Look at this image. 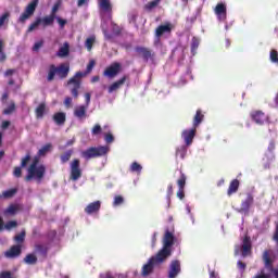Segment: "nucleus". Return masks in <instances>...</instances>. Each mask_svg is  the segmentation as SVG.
Segmentation results:
<instances>
[{
    "instance_id": "obj_1",
    "label": "nucleus",
    "mask_w": 278,
    "mask_h": 278,
    "mask_svg": "<svg viewBox=\"0 0 278 278\" xmlns=\"http://www.w3.org/2000/svg\"><path fill=\"white\" fill-rule=\"evenodd\" d=\"M163 248L156 253L155 256L150 257L148 263L143 265L142 267V276L149 277L151 273H153L154 266H157V264H164L166 260L173 255V245L175 242H177V237H175L174 232H170V230H166L163 236Z\"/></svg>"
},
{
    "instance_id": "obj_2",
    "label": "nucleus",
    "mask_w": 278,
    "mask_h": 278,
    "mask_svg": "<svg viewBox=\"0 0 278 278\" xmlns=\"http://www.w3.org/2000/svg\"><path fill=\"white\" fill-rule=\"evenodd\" d=\"M68 73H71V65L68 63H61L59 66L51 64L48 71L47 81H53V79H55V75L59 79H66V77H68Z\"/></svg>"
},
{
    "instance_id": "obj_3",
    "label": "nucleus",
    "mask_w": 278,
    "mask_h": 278,
    "mask_svg": "<svg viewBox=\"0 0 278 278\" xmlns=\"http://www.w3.org/2000/svg\"><path fill=\"white\" fill-rule=\"evenodd\" d=\"M45 175H47V166H45V164H39L37 167H28L25 181L35 180L37 184H42Z\"/></svg>"
},
{
    "instance_id": "obj_4",
    "label": "nucleus",
    "mask_w": 278,
    "mask_h": 278,
    "mask_svg": "<svg viewBox=\"0 0 278 278\" xmlns=\"http://www.w3.org/2000/svg\"><path fill=\"white\" fill-rule=\"evenodd\" d=\"M253 251V243L251 242V237L244 236L241 245H235V255H242V257H249Z\"/></svg>"
},
{
    "instance_id": "obj_5",
    "label": "nucleus",
    "mask_w": 278,
    "mask_h": 278,
    "mask_svg": "<svg viewBox=\"0 0 278 278\" xmlns=\"http://www.w3.org/2000/svg\"><path fill=\"white\" fill-rule=\"evenodd\" d=\"M36 8H38V0H31L17 18V23L25 25V23H27V21H29V18L36 13Z\"/></svg>"
},
{
    "instance_id": "obj_6",
    "label": "nucleus",
    "mask_w": 278,
    "mask_h": 278,
    "mask_svg": "<svg viewBox=\"0 0 278 278\" xmlns=\"http://www.w3.org/2000/svg\"><path fill=\"white\" fill-rule=\"evenodd\" d=\"M81 77H84V73L76 72V74L68 79L67 86H72L71 93L74 99H79V88H81Z\"/></svg>"
},
{
    "instance_id": "obj_7",
    "label": "nucleus",
    "mask_w": 278,
    "mask_h": 278,
    "mask_svg": "<svg viewBox=\"0 0 278 278\" xmlns=\"http://www.w3.org/2000/svg\"><path fill=\"white\" fill-rule=\"evenodd\" d=\"M108 147L100 146L98 148L91 147L81 152V156L85 160H92V157H102V155H108Z\"/></svg>"
},
{
    "instance_id": "obj_8",
    "label": "nucleus",
    "mask_w": 278,
    "mask_h": 278,
    "mask_svg": "<svg viewBox=\"0 0 278 278\" xmlns=\"http://www.w3.org/2000/svg\"><path fill=\"white\" fill-rule=\"evenodd\" d=\"M135 51L138 54V58H142L143 62H155V51L150 48L137 46Z\"/></svg>"
},
{
    "instance_id": "obj_9",
    "label": "nucleus",
    "mask_w": 278,
    "mask_h": 278,
    "mask_svg": "<svg viewBox=\"0 0 278 278\" xmlns=\"http://www.w3.org/2000/svg\"><path fill=\"white\" fill-rule=\"evenodd\" d=\"M33 253L39 262H45L49 257V245L47 243H35Z\"/></svg>"
},
{
    "instance_id": "obj_10",
    "label": "nucleus",
    "mask_w": 278,
    "mask_h": 278,
    "mask_svg": "<svg viewBox=\"0 0 278 278\" xmlns=\"http://www.w3.org/2000/svg\"><path fill=\"white\" fill-rule=\"evenodd\" d=\"M71 168V174H70V178L72 181H77L79 179H81V163L79 161V159H74L70 165Z\"/></svg>"
},
{
    "instance_id": "obj_11",
    "label": "nucleus",
    "mask_w": 278,
    "mask_h": 278,
    "mask_svg": "<svg viewBox=\"0 0 278 278\" xmlns=\"http://www.w3.org/2000/svg\"><path fill=\"white\" fill-rule=\"evenodd\" d=\"M121 71H123V65L118 62H113L104 70L103 75L104 77L114 79V77H116L121 73Z\"/></svg>"
},
{
    "instance_id": "obj_12",
    "label": "nucleus",
    "mask_w": 278,
    "mask_h": 278,
    "mask_svg": "<svg viewBox=\"0 0 278 278\" xmlns=\"http://www.w3.org/2000/svg\"><path fill=\"white\" fill-rule=\"evenodd\" d=\"M20 255H23L22 244H14L4 252V257H7V260H16Z\"/></svg>"
},
{
    "instance_id": "obj_13",
    "label": "nucleus",
    "mask_w": 278,
    "mask_h": 278,
    "mask_svg": "<svg viewBox=\"0 0 278 278\" xmlns=\"http://www.w3.org/2000/svg\"><path fill=\"white\" fill-rule=\"evenodd\" d=\"M180 273H181V262H179L178 260L172 261L169 264L167 277L177 278Z\"/></svg>"
},
{
    "instance_id": "obj_14",
    "label": "nucleus",
    "mask_w": 278,
    "mask_h": 278,
    "mask_svg": "<svg viewBox=\"0 0 278 278\" xmlns=\"http://www.w3.org/2000/svg\"><path fill=\"white\" fill-rule=\"evenodd\" d=\"M251 119L256 123V125H264V123H266V121H268V115L266 113H264V111H252L251 114Z\"/></svg>"
},
{
    "instance_id": "obj_15",
    "label": "nucleus",
    "mask_w": 278,
    "mask_h": 278,
    "mask_svg": "<svg viewBox=\"0 0 278 278\" xmlns=\"http://www.w3.org/2000/svg\"><path fill=\"white\" fill-rule=\"evenodd\" d=\"M197 136V128L185 129L181 132V138L185 140L186 147H190L194 141V137Z\"/></svg>"
},
{
    "instance_id": "obj_16",
    "label": "nucleus",
    "mask_w": 278,
    "mask_h": 278,
    "mask_svg": "<svg viewBox=\"0 0 278 278\" xmlns=\"http://www.w3.org/2000/svg\"><path fill=\"white\" fill-rule=\"evenodd\" d=\"M88 106L86 105H78L74 109V116L78 118V121H84L88 117Z\"/></svg>"
},
{
    "instance_id": "obj_17",
    "label": "nucleus",
    "mask_w": 278,
    "mask_h": 278,
    "mask_svg": "<svg viewBox=\"0 0 278 278\" xmlns=\"http://www.w3.org/2000/svg\"><path fill=\"white\" fill-rule=\"evenodd\" d=\"M101 210V201H94L89 203L86 207H85V214L91 215V214H97L99 213V211Z\"/></svg>"
},
{
    "instance_id": "obj_18",
    "label": "nucleus",
    "mask_w": 278,
    "mask_h": 278,
    "mask_svg": "<svg viewBox=\"0 0 278 278\" xmlns=\"http://www.w3.org/2000/svg\"><path fill=\"white\" fill-rule=\"evenodd\" d=\"M215 14L219 21H225L227 18V5L225 3H217Z\"/></svg>"
},
{
    "instance_id": "obj_19",
    "label": "nucleus",
    "mask_w": 278,
    "mask_h": 278,
    "mask_svg": "<svg viewBox=\"0 0 278 278\" xmlns=\"http://www.w3.org/2000/svg\"><path fill=\"white\" fill-rule=\"evenodd\" d=\"M170 31H173V25L170 23H166L165 25H160L155 29V36L157 38H162V36H164V34H170Z\"/></svg>"
},
{
    "instance_id": "obj_20",
    "label": "nucleus",
    "mask_w": 278,
    "mask_h": 278,
    "mask_svg": "<svg viewBox=\"0 0 278 278\" xmlns=\"http://www.w3.org/2000/svg\"><path fill=\"white\" fill-rule=\"evenodd\" d=\"M129 79V76L124 75L121 79L116 80L109 87V93L112 94V92H116V90H119L122 86L125 85V81Z\"/></svg>"
},
{
    "instance_id": "obj_21",
    "label": "nucleus",
    "mask_w": 278,
    "mask_h": 278,
    "mask_svg": "<svg viewBox=\"0 0 278 278\" xmlns=\"http://www.w3.org/2000/svg\"><path fill=\"white\" fill-rule=\"evenodd\" d=\"M254 198L251 193L247 194L245 200L241 202V212H249L253 205Z\"/></svg>"
},
{
    "instance_id": "obj_22",
    "label": "nucleus",
    "mask_w": 278,
    "mask_h": 278,
    "mask_svg": "<svg viewBox=\"0 0 278 278\" xmlns=\"http://www.w3.org/2000/svg\"><path fill=\"white\" fill-rule=\"evenodd\" d=\"M52 121L55 123V125L62 126L66 123V113L64 112H58L54 113L52 116Z\"/></svg>"
},
{
    "instance_id": "obj_23",
    "label": "nucleus",
    "mask_w": 278,
    "mask_h": 278,
    "mask_svg": "<svg viewBox=\"0 0 278 278\" xmlns=\"http://www.w3.org/2000/svg\"><path fill=\"white\" fill-rule=\"evenodd\" d=\"M38 256L34 252L26 254V256L23 258L24 264H27L28 266H36L38 264Z\"/></svg>"
},
{
    "instance_id": "obj_24",
    "label": "nucleus",
    "mask_w": 278,
    "mask_h": 278,
    "mask_svg": "<svg viewBox=\"0 0 278 278\" xmlns=\"http://www.w3.org/2000/svg\"><path fill=\"white\" fill-rule=\"evenodd\" d=\"M45 114H47V103L41 102L36 109H35V116L37 119L45 118Z\"/></svg>"
},
{
    "instance_id": "obj_25",
    "label": "nucleus",
    "mask_w": 278,
    "mask_h": 278,
    "mask_svg": "<svg viewBox=\"0 0 278 278\" xmlns=\"http://www.w3.org/2000/svg\"><path fill=\"white\" fill-rule=\"evenodd\" d=\"M239 188H240V180H238V179L231 180V182L228 187V190H227L228 197H231V194H236V192H238Z\"/></svg>"
},
{
    "instance_id": "obj_26",
    "label": "nucleus",
    "mask_w": 278,
    "mask_h": 278,
    "mask_svg": "<svg viewBox=\"0 0 278 278\" xmlns=\"http://www.w3.org/2000/svg\"><path fill=\"white\" fill-rule=\"evenodd\" d=\"M98 5L103 12H112V2L110 0H98Z\"/></svg>"
},
{
    "instance_id": "obj_27",
    "label": "nucleus",
    "mask_w": 278,
    "mask_h": 278,
    "mask_svg": "<svg viewBox=\"0 0 278 278\" xmlns=\"http://www.w3.org/2000/svg\"><path fill=\"white\" fill-rule=\"evenodd\" d=\"M203 118H205V115H203V112L201 110H198L195 112V115L193 117V128L197 129L201 123H203Z\"/></svg>"
},
{
    "instance_id": "obj_28",
    "label": "nucleus",
    "mask_w": 278,
    "mask_h": 278,
    "mask_svg": "<svg viewBox=\"0 0 278 278\" xmlns=\"http://www.w3.org/2000/svg\"><path fill=\"white\" fill-rule=\"evenodd\" d=\"M18 212L17 204H10L3 212L4 216H14Z\"/></svg>"
},
{
    "instance_id": "obj_29",
    "label": "nucleus",
    "mask_w": 278,
    "mask_h": 278,
    "mask_svg": "<svg viewBox=\"0 0 278 278\" xmlns=\"http://www.w3.org/2000/svg\"><path fill=\"white\" fill-rule=\"evenodd\" d=\"M9 23H10V12H4L0 16V29L3 27H4V29H7Z\"/></svg>"
},
{
    "instance_id": "obj_30",
    "label": "nucleus",
    "mask_w": 278,
    "mask_h": 278,
    "mask_svg": "<svg viewBox=\"0 0 278 278\" xmlns=\"http://www.w3.org/2000/svg\"><path fill=\"white\" fill-rule=\"evenodd\" d=\"M188 153V146H180L176 149V157H180V160H185Z\"/></svg>"
},
{
    "instance_id": "obj_31",
    "label": "nucleus",
    "mask_w": 278,
    "mask_h": 278,
    "mask_svg": "<svg viewBox=\"0 0 278 278\" xmlns=\"http://www.w3.org/2000/svg\"><path fill=\"white\" fill-rule=\"evenodd\" d=\"M70 51H71V46L68 45V42H65L63 45V47H61L59 49L58 56L59 58H66V55H68Z\"/></svg>"
},
{
    "instance_id": "obj_32",
    "label": "nucleus",
    "mask_w": 278,
    "mask_h": 278,
    "mask_svg": "<svg viewBox=\"0 0 278 278\" xmlns=\"http://www.w3.org/2000/svg\"><path fill=\"white\" fill-rule=\"evenodd\" d=\"M17 192H18V189L16 188L5 190L2 192V194H0V199H12V197H14V194H16Z\"/></svg>"
},
{
    "instance_id": "obj_33",
    "label": "nucleus",
    "mask_w": 278,
    "mask_h": 278,
    "mask_svg": "<svg viewBox=\"0 0 278 278\" xmlns=\"http://www.w3.org/2000/svg\"><path fill=\"white\" fill-rule=\"evenodd\" d=\"M97 42V37L94 35L90 36L85 41V47L87 51H92V47H94V43Z\"/></svg>"
},
{
    "instance_id": "obj_34",
    "label": "nucleus",
    "mask_w": 278,
    "mask_h": 278,
    "mask_svg": "<svg viewBox=\"0 0 278 278\" xmlns=\"http://www.w3.org/2000/svg\"><path fill=\"white\" fill-rule=\"evenodd\" d=\"M51 149H53V146L51 143H47L41 149H39L37 155H39V157H45V155H47Z\"/></svg>"
},
{
    "instance_id": "obj_35",
    "label": "nucleus",
    "mask_w": 278,
    "mask_h": 278,
    "mask_svg": "<svg viewBox=\"0 0 278 278\" xmlns=\"http://www.w3.org/2000/svg\"><path fill=\"white\" fill-rule=\"evenodd\" d=\"M41 24V20L40 17H37L27 28L26 34H31V31H35V29H37L38 27H40Z\"/></svg>"
},
{
    "instance_id": "obj_36",
    "label": "nucleus",
    "mask_w": 278,
    "mask_h": 278,
    "mask_svg": "<svg viewBox=\"0 0 278 278\" xmlns=\"http://www.w3.org/2000/svg\"><path fill=\"white\" fill-rule=\"evenodd\" d=\"M42 27H49L50 25H53V22L55 21V17L53 15L45 16L43 18L40 17Z\"/></svg>"
},
{
    "instance_id": "obj_37",
    "label": "nucleus",
    "mask_w": 278,
    "mask_h": 278,
    "mask_svg": "<svg viewBox=\"0 0 278 278\" xmlns=\"http://www.w3.org/2000/svg\"><path fill=\"white\" fill-rule=\"evenodd\" d=\"M199 45H200L199 38L192 37V39H191V53H192V55H197V49H199Z\"/></svg>"
},
{
    "instance_id": "obj_38",
    "label": "nucleus",
    "mask_w": 278,
    "mask_h": 278,
    "mask_svg": "<svg viewBox=\"0 0 278 278\" xmlns=\"http://www.w3.org/2000/svg\"><path fill=\"white\" fill-rule=\"evenodd\" d=\"M188 178L186 177V174L180 173V177L177 180L178 189H186V180Z\"/></svg>"
},
{
    "instance_id": "obj_39",
    "label": "nucleus",
    "mask_w": 278,
    "mask_h": 278,
    "mask_svg": "<svg viewBox=\"0 0 278 278\" xmlns=\"http://www.w3.org/2000/svg\"><path fill=\"white\" fill-rule=\"evenodd\" d=\"M26 235L27 232L25 231V229H23L18 235L14 237L15 242H17V244H23V242H25Z\"/></svg>"
},
{
    "instance_id": "obj_40",
    "label": "nucleus",
    "mask_w": 278,
    "mask_h": 278,
    "mask_svg": "<svg viewBox=\"0 0 278 278\" xmlns=\"http://www.w3.org/2000/svg\"><path fill=\"white\" fill-rule=\"evenodd\" d=\"M73 156V150H68L65 153L61 154L60 159L63 164H66Z\"/></svg>"
},
{
    "instance_id": "obj_41",
    "label": "nucleus",
    "mask_w": 278,
    "mask_h": 278,
    "mask_svg": "<svg viewBox=\"0 0 278 278\" xmlns=\"http://www.w3.org/2000/svg\"><path fill=\"white\" fill-rule=\"evenodd\" d=\"M15 111H16V104L14 102H11L10 105L3 110L2 114L10 116V114H13Z\"/></svg>"
},
{
    "instance_id": "obj_42",
    "label": "nucleus",
    "mask_w": 278,
    "mask_h": 278,
    "mask_svg": "<svg viewBox=\"0 0 278 278\" xmlns=\"http://www.w3.org/2000/svg\"><path fill=\"white\" fill-rule=\"evenodd\" d=\"M29 162H31V154L27 153L21 161V168H26Z\"/></svg>"
},
{
    "instance_id": "obj_43",
    "label": "nucleus",
    "mask_w": 278,
    "mask_h": 278,
    "mask_svg": "<svg viewBox=\"0 0 278 278\" xmlns=\"http://www.w3.org/2000/svg\"><path fill=\"white\" fill-rule=\"evenodd\" d=\"M125 203V198L123 195H115L113 201V207H118Z\"/></svg>"
},
{
    "instance_id": "obj_44",
    "label": "nucleus",
    "mask_w": 278,
    "mask_h": 278,
    "mask_svg": "<svg viewBox=\"0 0 278 278\" xmlns=\"http://www.w3.org/2000/svg\"><path fill=\"white\" fill-rule=\"evenodd\" d=\"M130 172L131 173H141L142 172V165H140V163H138V162H134L130 165Z\"/></svg>"
},
{
    "instance_id": "obj_45",
    "label": "nucleus",
    "mask_w": 278,
    "mask_h": 278,
    "mask_svg": "<svg viewBox=\"0 0 278 278\" xmlns=\"http://www.w3.org/2000/svg\"><path fill=\"white\" fill-rule=\"evenodd\" d=\"M162 0H152L146 4V10H153V8H157Z\"/></svg>"
},
{
    "instance_id": "obj_46",
    "label": "nucleus",
    "mask_w": 278,
    "mask_h": 278,
    "mask_svg": "<svg viewBox=\"0 0 278 278\" xmlns=\"http://www.w3.org/2000/svg\"><path fill=\"white\" fill-rule=\"evenodd\" d=\"M60 5H62V2H60V1L54 3V5L52 7L50 16H53L54 18L58 17L55 14H58V10H60Z\"/></svg>"
},
{
    "instance_id": "obj_47",
    "label": "nucleus",
    "mask_w": 278,
    "mask_h": 278,
    "mask_svg": "<svg viewBox=\"0 0 278 278\" xmlns=\"http://www.w3.org/2000/svg\"><path fill=\"white\" fill-rule=\"evenodd\" d=\"M18 227V223H16V220H10L4 225V229H7L8 231H10V229H14Z\"/></svg>"
},
{
    "instance_id": "obj_48",
    "label": "nucleus",
    "mask_w": 278,
    "mask_h": 278,
    "mask_svg": "<svg viewBox=\"0 0 278 278\" xmlns=\"http://www.w3.org/2000/svg\"><path fill=\"white\" fill-rule=\"evenodd\" d=\"M102 131H103V128H101V125L99 124H96L91 129L92 136H99V134H101Z\"/></svg>"
},
{
    "instance_id": "obj_49",
    "label": "nucleus",
    "mask_w": 278,
    "mask_h": 278,
    "mask_svg": "<svg viewBox=\"0 0 278 278\" xmlns=\"http://www.w3.org/2000/svg\"><path fill=\"white\" fill-rule=\"evenodd\" d=\"M5 60H8V55L3 52V41L0 39V62H4Z\"/></svg>"
},
{
    "instance_id": "obj_50",
    "label": "nucleus",
    "mask_w": 278,
    "mask_h": 278,
    "mask_svg": "<svg viewBox=\"0 0 278 278\" xmlns=\"http://www.w3.org/2000/svg\"><path fill=\"white\" fill-rule=\"evenodd\" d=\"M0 278H16V276H14L10 270H2L0 273Z\"/></svg>"
},
{
    "instance_id": "obj_51",
    "label": "nucleus",
    "mask_w": 278,
    "mask_h": 278,
    "mask_svg": "<svg viewBox=\"0 0 278 278\" xmlns=\"http://www.w3.org/2000/svg\"><path fill=\"white\" fill-rule=\"evenodd\" d=\"M22 168H23V167H21V166L14 167L13 175H14V177H16L17 179L21 178V177H23V169H22Z\"/></svg>"
},
{
    "instance_id": "obj_52",
    "label": "nucleus",
    "mask_w": 278,
    "mask_h": 278,
    "mask_svg": "<svg viewBox=\"0 0 278 278\" xmlns=\"http://www.w3.org/2000/svg\"><path fill=\"white\" fill-rule=\"evenodd\" d=\"M40 164V156L37 154V156H35L34 159H33V162H31V164L28 166V168H36V167H38V166H40L39 165Z\"/></svg>"
},
{
    "instance_id": "obj_53",
    "label": "nucleus",
    "mask_w": 278,
    "mask_h": 278,
    "mask_svg": "<svg viewBox=\"0 0 278 278\" xmlns=\"http://www.w3.org/2000/svg\"><path fill=\"white\" fill-rule=\"evenodd\" d=\"M104 140L106 144H112V142H114V135H112L111 132L105 134Z\"/></svg>"
},
{
    "instance_id": "obj_54",
    "label": "nucleus",
    "mask_w": 278,
    "mask_h": 278,
    "mask_svg": "<svg viewBox=\"0 0 278 278\" xmlns=\"http://www.w3.org/2000/svg\"><path fill=\"white\" fill-rule=\"evenodd\" d=\"M112 27H113V34H115V36H121L122 34V29H121V26H118L117 24H112Z\"/></svg>"
},
{
    "instance_id": "obj_55",
    "label": "nucleus",
    "mask_w": 278,
    "mask_h": 278,
    "mask_svg": "<svg viewBox=\"0 0 278 278\" xmlns=\"http://www.w3.org/2000/svg\"><path fill=\"white\" fill-rule=\"evenodd\" d=\"M270 60H271V62H274V63H277V62H278V52H277V50H271V51H270Z\"/></svg>"
},
{
    "instance_id": "obj_56",
    "label": "nucleus",
    "mask_w": 278,
    "mask_h": 278,
    "mask_svg": "<svg viewBox=\"0 0 278 278\" xmlns=\"http://www.w3.org/2000/svg\"><path fill=\"white\" fill-rule=\"evenodd\" d=\"M173 184H169L167 187V201L170 204V198L173 197Z\"/></svg>"
},
{
    "instance_id": "obj_57",
    "label": "nucleus",
    "mask_w": 278,
    "mask_h": 278,
    "mask_svg": "<svg viewBox=\"0 0 278 278\" xmlns=\"http://www.w3.org/2000/svg\"><path fill=\"white\" fill-rule=\"evenodd\" d=\"M54 20H56V22L59 23L61 29H64V27L66 26V23H68L66 20H64L62 17H56Z\"/></svg>"
},
{
    "instance_id": "obj_58",
    "label": "nucleus",
    "mask_w": 278,
    "mask_h": 278,
    "mask_svg": "<svg viewBox=\"0 0 278 278\" xmlns=\"http://www.w3.org/2000/svg\"><path fill=\"white\" fill-rule=\"evenodd\" d=\"M64 105L65 108H72L73 106V98L71 97H66L65 100H64Z\"/></svg>"
},
{
    "instance_id": "obj_59",
    "label": "nucleus",
    "mask_w": 278,
    "mask_h": 278,
    "mask_svg": "<svg viewBox=\"0 0 278 278\" xmlns=\"http://www.w3.org/2000/svg\"><path fill=\"white\" fill-rule=\"evenodd\" d=\"M96 64H97V63L94 62V60L89 61V63H88V65H87V73H91L92 70L94 68V65H96Z\"/></svg>"
},
{
    "instance_id": "obj_60",
    "label": "nucleus",
    "mask_w": 278,
    "mask_h": 278,
    "mask_svg": "<svg viewBox=\"0 0 278 278\" xmlns=\"http://www.w3.org/2000/svg\"><path fill=\"white\" fill-rule=\"evenodd\" d=\"M253 278H270V275L265 274L264 269L260 274H256Z\"/></svg>"
},
{
    "instance_id": "obj_61",
    "label": "nucleus",
    "mask_w": 278,
    "mask_h": 278,
    "mask_svg": "<svg viewBox=\"0 0 278 278\" xmlns=\"http://www.w3.org/2000/svg\"><path fill=\"white\" fill-rule=\"evenodd\" d=\"M237 267L239 270H247V263H243L242 261H238Z\"/></svg>"
},
{
    "instance_id": "obj_62",
    "label": "nucleus",
    "mask_w": 278,
    "mask_h": 278,
    "mask_svg": "<svg viewBox=\"0 0 278 278\" xmlns=\"http://www.w3.org/2000/svg\"><path fill=\"white\" fill-rule=\"evenodd\" d=\"M177 197L180 199V201H182V199L186 197L185 189H178Z\"/></svg>"
},
{
    "instance_id": "obj_63",
    "label": "nucleus",
    "mask_w": 278,
    "mask_h": 278,
    "mask_svg": "<svg viewBox=\"0 0 278 278\" xmlns=\"http://www.w3.org/2000/svg\"><path fill=\"white\" fill-rule=\"evenodd\" d=\"M42 45H45L43 40L36 42L33 47V50L38 51L42 47Z\"/></svg>"
},
{
    "instance_id": "obj_64",
    "label": "nucleus",
    "mask_w": 278,
    "mask_h": 278,
    "mask_svg": "<svg viewBox=\"0 0 278 278\" xmlns=\"http://www.w3.org/2000/svg\"><path fill=\"white\" fill-rule=\"evenodd\" d=\"M273 240L278 244V224L276 225V229L273 236Z\"/></svg>"
}]
</instances>
